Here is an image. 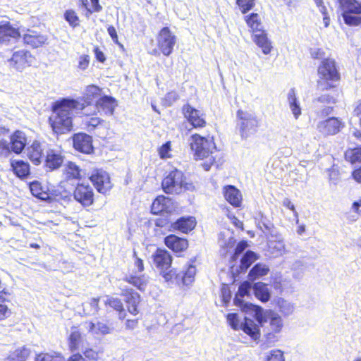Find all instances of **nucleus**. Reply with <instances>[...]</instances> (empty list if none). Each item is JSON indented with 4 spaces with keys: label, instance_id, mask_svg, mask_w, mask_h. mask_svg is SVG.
<instances>
[{
    "label": "nucleus",
    "instance_id": "obj_26",
    "mask_svg": "<svg viewBox=\"0 0 361 361\" xmlns=\"http://www.w3.org/2000/svg\"><path fill=\"white\" fill-rule=\"evenodd\" d=\"M11 151L16 154L20 153L26 145V137L24 133L16 131L11 137Z\"/></svg>",
    "mask_w": 361,
    "mask_h": 361
},
{
    "label": "nucleus",
    "instance_id": "obj_54",
    "mask_svg": "<svg viewBox=\"0 0 361 361\" xmlns=\"http://www.w3.org/2000/svg\"><path fill=\"white\" fill-rule=\"evenodd\" d=\"M35 361H63L59 356H54L48 353H41L37 355Z\"/></svg>",
    "mask_w": 361,
    "mask_h": 361
},
{
    "label": "nucleus",
    "instance_id": "obj_42",
    "mask_svg": "<svg viewBox=\"0 0 361 361\" xmlns=\"http://www.w3.org/2000/svg\"><path fill=\"white\" fill-rule=\"evenodd\" d=\"M269 250L274 256H281L286 252L285 243L283 240H271L269 243Z\"/></svg>",
    "mask_w": 361,
    "mask_h": 361
},
{
    "label": "nucleus",
    "instance_id": "obj_63",
    "mask_svg": "<svg viewBox=\"0 0 361 361\" xmlns=\"http://www.w3.org/2000/svg\"><path fill=\"white\" fill-rule=\"evenodd\" d=\"M11 312L8 307L0 302V319L9 317Z\"/></svg>",
    "mask_w": 361,
    "mask_h": 361
},
{
    "label": "nucleus",
    "instance_id": "obj_21",
    "mask_svg": "<svg viewBox=\"0 0 361 361\" xmlns=\"http://www.w3.org/2000/svg\"><path fill=\"white\" fill-rule=\"evenodd\" d=\"M98 111H102L106 115H112L117 106L114 98L109 96H103L96 101Z\"/></svg>",
    "mask_w": 361,
    "mask_h": 361
},
{
    "label": "nucleus",
    "instance_id": "obj_40",
    "mask_svg": "<svg viewBox=\"0 0 361 361\" xmlns=\"http://www.w3.org/2000/svg\"><path fill=\"white\" fill-rule=\"evenodd\" d=\"M65 174L68 179H80L82 177V170L75 163L69 161L66 165Z\"/></svg>",
    "mask_w": 361,
    "mask_h": 361
},
{
    "label": "nucleus",
    "instance_id": "obj_19",
    "mask_svg": "<svg viewBox=\"0 0 361 361\" xmlns=\"http://www.w3.org/2000/svg\"><path fill=\"white\" fill-rule=\"evenodd\" d=\"M171 200L165 196H158L152 202L151 210L154 214L162 212L170 213L172 210Z\"/></svg>",
    "mask_w": 361,
    "mask_h": 361
},
{
    "label": "nucleus",
    "instance_id": "obj_18",
    "mask_svg": "<svg viewBox=\"0 0 361 361\" xmlns=\"http://www.w3.org/2000/svg\"><path fill=\"white\" fill-rule=\"evenodd\" d=\"M153 261L157 268L164 271L171 267L172 257L168 251L158 249L153 255Z\"/></svg>",
    "mask_w": 361,
    "mask_h": 361
},
{
    "label": "nucleus",
    "instance_id": "obj_16",
    "mask_svg": "<svg viewBox=\"0 0 361 361\" xmlns=\"http://www.w3.org/2000/svg\"><path fill=\"white\" fill-rule=\"evenodd\" d=\"M74 148L84 154H90L93 151L92 137L86 133H77L73 136Z\"/></svg>",
    "mask_w": 361,
    "mask_h": 361
},
{
    "label": "nucleus",
    "instance_id": "obj_27",
    "mask_svg": "<svg viewBox=\"0 0 361 361\" xmlns=\"http://www.w3.org/2000/svg\"><path fill=\"white\" fill-rule=\"evenodd\" d=\"M85 327L89 332L93 334L106 335L111 334L113 331V328L107 324L99 321L86 322Z\"/></svg>",
    "mask_w": 361,
    "mask_h": 361
},
{
    "label": "nucleus",
    "instance_id": "obj_20",
    "mask_svg": "<svg viewBox=\"0 0 361 361\" xmlns=\"http://www.w3.org/2000/svg\"><path fill=\"white\" fill-rule=\"evenodd\" d=\"M165 245L175 252L185 250L188 246V240L175 235H169L164 239Z\"/></svg>",
    "mask_w": 361,
    "mask_h": 361
},
{
    "label": "nucleus",
    "instance_id": "obj_28",
    "mask_svg": "<svg viewBox=\"0 0 361 361\" xmlns=\"http://www.w3.org/2000/svg\"><path fill=\"white\" fill-rule=\"evenodd\" d=\"M21 36V32L13 27L9 23L0 25V42L9 41V37L16 39Z\"/></svg>",
    "mask_w": 361,
    "mask_h": 361
},
{
    "label": "nucleus",
    "instance_id": "obj_33",
    "mask_svg": "<svg viewBox=\"0 0 361 361\" xmlns=\"http://www.w3.org/2000/svg\"><path fill=\"white\" fill-rule=\"evenodd\" d=\"M11 167L14 173L20 178H26L30 174V166L22 160L11 161Z\"/></svg>",
    "mask_w": 361,
    "mask_h": 361
},
{
    "label": "nucleus",
    "instance_id": "obj_10",
    "mask_svg": "<svg viewBox=\"0 0 361 361\" xmlns=\"http://www.w3.org/2000/svg\"><path fill=\"white\" fill-rule=\"evenodd\" d=\"M34 61V57L30 51L25 50H19L13 53L11 59L9 60L10 66L17 71H22L25 68L31 66Z\"/></svg>",
    "mask_w": 361,
    "mask_h": 361
},
{
    "label": "nucleus",
    "instance_id": "obj_30",
    "mask_svg": "<svg viewBox=\"0 0 361 361\" xmlns=\"http://www.w3.org/2000/svg\"><path fill=\"white\" fill-rule=\"evenodd\" d=\"M196 225L195 219L192 216L182 217L173 224V228L182 233H187L192 231Z\"/></svg>",
    "mask_w": 361,
    "mask_h": 361
},
{
    "label": "nucleus",
    "instance_id": "obj_29",
    "mask_svg": "<svg viewBox=\"0 0 361 361\" xmlns=\"http://www.w3.org/2000/svg\"><path fill=\"white\" fill-rule=\"evenodd\" d=\"M253 41L262 49L264 54H269L271 52L272 49L271 42L263 30L253 34Z\"/></svg>",
    "mask_w": 361,
    "mask_h": 361
},
{
    "label": "nucleus",
    "instance_id": "obj_53",
    "mask_svg": "<svg viewBox=\"0 0 361 361\" xmlns=\"http://www.w3.org/2000/svg\"><path fill=\"white\" fill-rule=\"evenodd\" d=\"M10 144L5 140H0V156L7 157L11 154Z\"/></svg>",
    "mask_w": 361,
    "mask_h": 361
},
{
    "label": "nucleus",
    "instance_id": "obj_41",
    "mask_svg": "<svg viewBox=\"0 0 361 361\" xmlns=\"http://www.w3.org/2000/svg\"><path fill=\"white\" fill-rule=\"evenodd\" d=\"M104 302L106 305H109L115 310L119 312L120 319L124 318L125 314L123 313V306L120 299L106 295Z\"/></svg>",
    "mask_w": 361,
    "mask_h": 361
},
{
    "label": "nucleus",
    "instance_id": "obj_8",
    "mask_svg": "<svg viewBox=\"0 0 361 361\" xmlns=\"http://www.w3.org/2000/svg\"><path fill=\"white\" fill-rule=\"evenodd\" d=\"M318 74L321 80L326 82H336L339 80L340 75L336 66L334 60L326 59L322 61L318 67Z\"/></svg>",
    "mask_w": 361,
    "mask_h": 361
},
{
    "label": "nucleus",
    "instance_id": "obj_3",
    "mask_svg": "<svg viewBox=\"0 0 361 361\" xmlns=\"http://www.w3.org/2000/svg\"><path fill=\"white\" fill-rule=\"evenodd\" d=\"M162 188L169 194H180L195 189L194 185L188 182L183 172L178 169L173 170L164 178Z\"/></svg>",
    "mask_w": 361,
    "mask_h": 361
},
{
    "label": "nucleus",
    "instance_id": "obj_37",
    "mask_svg": "<svg viewBox=\"0 0 361 361\" xmlns=\"http://www.w3.org/2000/svg\"><path fill=\"white\" fill-rule=\"evenodd\" d=\"M269 271V269L266 264L257 263L250 271L248 277L250 281H255L259 277L266 276Z\"/></svg>",
    "mask_w": 361,
    "mask_h": 361
},
{
    "label": "nucleus",
    "instance_id": "obj_60",
    "mask_svg": "<svg viewBox=\"0 0 361 361\" xmlns=\"http://www.w3.org/2000/svg\"><path fill=\"white\" fill-rule=\"evenodd\" d=\"M310 54L313 59H321L324 57L325 54L322 49L314 47L310 49Z\"/></svg>",
    "mask_w": 361,
    "mask_h": 361
},
{
    "label": "nucleus",
    "instance_id": "obj_15",
    "mask_svg": "<svg viewBox=\"0 0 361 361\" xmlns=\"http://www.w3.org/2000/svg\"><path fill=\"white\" fill-rule=\"evenodd\" d=\"M120 289L121 290V295L125 298L128 312L132 314H137L138 313L137 307L140 302V295L122 284L120 285Z\"/></svg>",
    "mask_w": 361,
    "mask_h": 361
},
{
    "label": "nucleus",
    "instance_id": "obj_24",
    "mask_svg": "<svg viewBox=\"0 0 361 361\" xmlns=\"http://www.w3.org/2000/svg\"><path fill=\"white\" fill-rule=\"evenodd\" d=\"M314 103L318 108H323L322 114L326 116L331 113L333 108L330 105L336 103V99L329 94H322L315 99Z\"/></svg>",
    "mask_w": 361,
    "mask_h": 361
},
{
    "label": "nucleus",
    "instance_id": "obj_13",
    "mask_svg": "<svg viewBox=\"0 0 361 361\" xmlns=\"http://www.w3.org/2000/svg\"><path fill=\"white\" fill-rule=\"evenodd\" d=\"M74 199L84 207H88L94 202V192L90 185L79 184L73 192Z\"/></svg>",
    "mask_w": 361,
    "mask_h": 361
},
{
    "label": "nucleus",
    "instance_id": "obj_35",
    "mask_svg": "<svg viewBox=\"0 0 361 361\" xmlns=\"http://www.w3.org/2000/svg\"><path fill=\"white\" fill-rule=\"evenodd\" d=\"M241 329L255 340H257L259 336L258 325L250 319L245 318L244 322L241 324Z\"/></svg>",
    "mask_w": 361,
    "mask_h": 361
},
{
    "label": "nucleus",
    "instance_id": "obj_57",
    "mask_svg": "<svg viewBox=\"0 0 361 361\" xmlns=\"http://www.w3.org/2000/svg\"><path fill=\"white\" fill-rule=\"evenodd\" d=\"M171 142H166L159 149V154L161 159H167L171 157Z\"/></svg>",
    "mask_w": 361,
    "mask_h": 361
},
{
    "label": "nucleus",
    "instance_id": "obj_34",
    "mask_svg": "<svg viewBox=\"0 0 361 361\" xmlns=\"http://www.w3.org/2000/svg\"><path fill=\"white\" fill-rule=\"evenodd\" d=\"M82 341V338L80 331L77 327H72L68 336V345L70 349L72 351L79 349Z\"/></svg>",
    "mask_w": 361,
    "mask_h": 361
},
{
    "label": "nucleus",
    "instance_id": "obj_7",
    "mask_svg": "<svg viewBox=\"0 0 361 361\" xmlns=\"http://www.w3.org/2000/svg\"><path fill=\"white\" fill-rule=\"evenodd\" d=\"M345 126L344 123L336 117H329L317 123V130L324 137L338 133Z\"/></svg>",
    "mask_w": 361,
    "mask_h": 361
},
{
    "label": "nucleus",
    "instance_id": "obj_22",
    "mask_svg": "<svg viewBox=\"0 0 361 361\" xmlns=\"http://www.w3.org/2000/svg\"><path fill=\"white\" fill-rule=\"evenodd\" d=\"M225 199L233 206L240 207L242 202V195L239 190L233 185H227L224 188Z\"/></svg>",
    "mask_w": 361,
    "mask_h": 361
},
{
    "label": "nucleus",
    "instance_id": "obj_46",
    "mask_svg": "<svg viewBox=\"0 0 361 361\" xmlns=\"http://www.w3.org/2000/svg\"><path fill=\"white\" fill-rule=\"evenodd\" d=\"M163 277L169 284H176L179 286H181L180 274V272L178 273L175 269H173L168 272H165V270H164Z\"/></svg>",
    "mask_w": 361,
    "mask_h": 361
},
{
    "label": "nucleus",
    "instance_id": "obj_2",
    "mask_svg": "<svg viewBox=\"0 0 361 361\" xmlns=\"http://www.w3.org/2000/svg\"><path fill=\"white\" fill-rule=\"evenodd\" d=\"M190 149L194 152L196 159H205L202 166L205 171H209L212 166L216 163L218 152L213 140L197 134L191 135L189 139Z\"/></svg>",
    "mask_w": 361,
    "mask_h": 361
},
{
    "label": "nucleus",
    "instance_id": "obj_52",
    "mask_svg": "<svg viewBox=\"0 0 361 361\" xmlns=\"http://www.w3.org/2000/svg\"><path fill=\"white\" fill-rule=\"evenodd\" d=\"M236 4L240 7L242 13H245L252 8L255 5V0H236Z\"/></svg>",
    "mask_w": 361,
    "mask_h": 361
},
{
    "label": "nucleus",
    "instance_id": "obj_62",
    "mask_svg": "<svg viewBox=\"0 0 361 361\" xmlns=\"http://www.w3.org/2000/svg\"><path fill=\"white\" fill-rule=\"evenodd\" d=\"M84 355L90 360H97L99 357V353L97 350L92 348H87L83 352Z\"/></svg>",
    "mask_w": 361,
    "mask_h": 361
},
{
    "label": "nucleus",
    "instance_id": "obj_61",
    "mask_svg": "<svg viewBox=\"0 0 361 361\" xmlns=\"http://www.w3.org/2000/svg\"><path fill=\"white\" fill-rule=\"evenodd\" d=\"M227 320L233 329H237L238 326V317L236 314L230 313L227 315Z\"/></svg>",
    "mask_w": 361,
    "mask_h": 361
},
{
    "label": "nucleus",
    "instance_id": "obj_50",
    "mask_svg": "<svg viewBox=\"0 0 361 361\" xmlns=\"http://www.w3.org/2000/svg\"><path fill=\"white\" fill-rule=\"evenodd\" d=\"M65 19L72 27H76L79 25V18L76 13L73 10H68L64 14Z\"/></svg>",
    "mask_w": 361,
    "mask_h": 361
},
{
    "label": "nucleus",
    "instance_id": "obj_51",
    "mask_svg": "<svg viewBox=\"0 0 361 361\" xmlns=\"http://www.w3.org/2000/svg\"><path fill=\"white\" fill-rule=\"evenodd\" d=\"M279 308L281 313L286 316L291 314L295 310L293 304L286 300H282L279 302Z\"/></svg>",
    "mask_w": 361,
    "mask_h": 361
},
{
    "label": "nucleus",
    "instance_id": "obj_47",
    "mask_svg": "<svg viewBox=\"0 0 361 361\" xmlns=\"http://www.w3.org/2000/svg\"><path fill=\"white\" fill-rule=\"evenodd\" d=\"M99 298H92L89 302L83 304V309L87 311V314L94 315L99 312Z\"/></svg>",
    "mask_w": 361,
    "mask_h": 361
},
{
    "label": "nucleus",
    "instance_id": "obj_12",
    "mask_svg": "<svg viewBox=\"0 0 361 361\" xmlns=\"http://www.w3.org/2000/svg\"><path fill=\"white\" fill-rule=\"evenodd\" d=\"M183 113L188 122L195 128H203L206 125L204 114L199 110L187 104L183 106Z\"/></svg>",
    "mask_w": 361,
    "mask_h": 361
},
{
    "label": "nucleus",
    "instance_id": "obj_58",
    "mask_svg": "<svg viewBox=\"0 0 361 361\" xmlns=\"http://www.w3.org/2000/svg\"><path fill=\"white\" fill-rule=\"evenodd\" d=\"M90 63V56L88 55H82L78 59V69L85 71L87 68Z\"/></svg>",
    "mask_w": 361,
    "mask_h": 361
},
{
    "label": "nucleus",
    "instance_id": "obj_6",
    "mask_svg": "<svg viewBox=\"0 0 361 361\" xmlns=\"http://www.w3.org/2000/svg\"><path fill=\"white\" fill-rule=\"evenodd\" d=\"M177 37L168 27H163L157 36V46L164 56H169L176 44Z\"/></svg>",
    "mask_w": 361,
    "mask_h": 361
},
{
    "label": "nucleus",
    "instance_id": "obj_38",
    "mask_svg": "<svg viewBox=\"0 0 361 361\" xmlns=\"http://www.w3.org/2000/svg\"><path fill=\"white\" fill-rule=\"evenodd\" d=\"M101 97V90L95 85H90L87 87L85 91V100L82 103L85 104V107L91 104L94 99H98Z\"/></svg>",
    "mask_w": 361,
    "mask_h": 361
},
{
    "label": "nucleus",
    "instance_id": "obj_9",
    "mask_svg": "<svg viewBox=\"0 0 361 361\" xmlns=\"http://www.w3.org/2000/svg\"><path fill=\"white\" fill-rule=\"evenodd\" d=\"M90 179L100 193H106L112 187L109 174L102 169L93 170Z\"/></svg>",
    "mask_w": 361,
    "mask_h": 361
},
{
    "label": "nucleus",
    "instance_id": "obj_17",
    "mask_svg": "<svg viewBox=\"0 0 361 361\" xmlns=\"http://www.w3.org/2000/svg\"><path fill=\"white\" fill-rule=\"evenodd\" d=\"M23 42L32 48H38L46 44L47 37L42 35L35 30H27L26 32L22 34Z\"/></svg>",
    "mask_w": 361,
    "mask_h": 361
},
{
    "label": "nucleus",
    "instance_id": "obj_14",
    "mask_svg": "<svg viewBox=\"0 0 361 361\" xmlns=\"http://www.w3.org/2000/svg\"><path fill=\"white\" fill-rule=\"evenodd\" d=\"M45 166L50 171L59 169L63 162V157L61 150L49 145L44 157Z\"/></svg>",
    "mask_w": 361,
    "mask_h": 361
},
{
    "label": "nucleus",
    "instance_id": "obj_1",
    "mask_svg": "<svg viewBox=\"0 0 361 361\" xmlns=\"http://www.w3.org/2000/svg\"><path fill=\"white\" fill-rule=\"evenodd\" d=\"M84 109L85 104L76 99L63 98L56 101L49 119L53 131L63 134L72 130L73 117Z\"/></svg>",
    "mask_w": 361,
    "mask_h": 361
},
{
    "label": "nucleus",
    "instance_id": "obj_39",
    "mask_svg": "<svg viewBox=\"0 0 361 361\" xmlns=\"http://www.w3.org/2000/svg\"><path fill=\"white\" fill-rule=\"evenodd\" d=\"M245 20L253 34L263 30L259 16L257 13H252L245 16Z\"/></svg>",
    "mask_w": 361,
    "mask_h": 361
},
{
    "label": "nucleus",
    "instance_id": "obj_32",
    "mask_svg": "<svg viewBox=\"0 0 361 361\" xmlns=\"http://www.w3.org/2000/svg\"><path fill=\"white\" fill-rule=\"evenodd\" d=\"M123 280L141 291L145 290L149 282V278L145 275L140 276L134 275L126 276Z\"/></svg>",
    "mask_w": 361,
    "mask_h": 361
},
{
    "label": "nucleus",
    "instance_id": "obj_4",
    "mask_svg": "<svg viewBox=\"0 0 361 361\" xmlns=\"http://www.w3.org/2000/svg\"><path fill=\"white\" fill-rule=\"evenodd\" d=\"M342 16L345 24L357 26L361 23V18L352 14H361V1L357 0H338Z\"/></svg>",
    "mask_w": 361,
    "mask_h": 361
},
{
    "label": "nucleus",
    "instance_id": "obj_45",
    "mask_svg": "<svg viewBox=\"0 0 361 361\" xmlns=\"http://www.w3.org/2000/svg\"><path fill=\"white\" fill-rule=\"evenodd\" d=\"M345 158L353 164L361 163V147L348 149L345 152Z\"/></svg>",
    "mask_w": 361,
    "mask_h": 361
},
{
    "label": "nucleus",
    "instance_id": "obj_48",
    "mask_svg": "<svg viewBox=\"0 0 361 361\" xmlns=\"http://www.w3.org/2000/svg\"><path fill=\"white\" fill-rule=\"evenodd\" d=\"M82 3L90 13L99 12L102 8L99 4V0H82Z\"/></svg>",
    "mask_w": 361,
    "mask_h": 361
},
{
    "label": "nucleus",
    "instance_id": "obj_31",
    "mask_svg": "<svg viewBox=\"0 0 361 361\" xmlns=\"http://www.w3.org/2000/svg\"><path fill=\"white\" fill-rule=\"evenodd\" d=\"M180 274L181 286H190L195 281L196 267L188 264L186 268L180 271Z\"/></svg>",
    "mask_w": 361,
    "mask_h": 361
},
{
    "label": "nucleus",
    "instance_id": "obj_43",
    "mask_svg": "<svg viewBox=\"0 0 361 361\" xmlns=\"http://www.w3.org/2000/svg\"><path fill=\"white\" fill-rule=\"evenodd\" d=\"M257 257L255 252L252 251H247L240 259V264L239 266L240 272H245L251 264L257 260Z\"/></svg>",
    "mask_w": 361,
    "mask_h": 361
},
{
    "label": "nucleus",
    "instance_id": "obj_64",
    "mask_svg": "<svg viewBox=\"0 0 361 361\" xmlns=\"http://www.w3.org/2000/svg\"><path fill=\"white\" fill-rule=\"evenodd\" d=\"M108 34L111 37L113 42L117 44H119L117 32L114 26H109L107 29Z\"/></svg>",
    "mask_w": 361,
    "mask_h": 361
},
{
    "label": "nucleus",
    "instance_id": "obj_23",
    "mask_svg": "<svg viewBox=\"0 0 361 361\" xmlns=\"http://www.w3.org/2000/svg\"><path fill=\"white\" fill-rule=\"evenodd\" d=\"M31 353L32 349L30 346H20L11 351L5 361H26Z\"/></svg>",
    "mask_w": 361,
    "mask_h": 361
},
{
    "label": "nucleus",
    "instance_id": "obj_56",
    "mask_svg": "<svg viewBox=\"0 0 361 361\" xmlns=\"http://www.w3.org/2000/svg\"><path fill=\"white\" fill-rule=\"evenodd\" d=\"M267 361H284L283 353L279 350L270 351L267 356Z\"/></svg>",
    "mask_w": 361,
    "mask_h": 361
},
{
    "label": "nucleus",
    "instance_id": "obj_11",
    "mask_svg": "<svg viewBox=\"0 0 361 361\" xmlns=\"http://www.w3.org/2000/svg\"><path fill=\"white\" fill-rule=\"evenodd\" d=\"M49 147V145L45 142H41L35 140L30 146L27 147V155L35 164H39L41 163L42 160L44 159V157Z\"/></svg>",
    "mask_w": 361,
    "mask_h": 361
},
{
    "label": "nucleus",
    "instance_id": "obj_59",
    "mask_svg": "<svg viewBox=\"0 0 361 361\" xmlns=\"http://www.w3.org/2000/svg\"><path fill=\"white\" fill-rule=\"evenodd\" d=\"M247 246V244L245 241L240 242L235 249V253L233 256V259H236L237 257L246 249Z\"/></svg>",
    "mask_w": 361,
    "mask_h": 361
},
{
    "label": "nucleus",
    "instance_id": "obj_25",
    "mask_svg": "<svg viewBox=\"0 0 361 361\" xmlns=\"http://www.w3.org/2000/svg\"><path fill=\"white\" fill-rule=\"evenodd\" d=\"M287 102L294 118L298 119L301 115L302 111L295 88H291L288 90L287 93Z\"/></svg>",
    "mask_w": 361,
    "mask_h": 361
},
{
    "label": "nucleus",
    "instance_id": "obj_5",
    "mask_svg": "<svg viewBox=\"0 0 361 361\" xmlns=\"http://www.w3.org/2000/svg\"><path fill=\"white\" fill-rule=\"evenodd\" d=\"M237 117L239 119V131L243 138H247L257 130L258 121L254 114L238 110Z\"/></svg>",
    "mask_w": 361,
    "mask_h": 361
},
{
    "label": "nucleus",
    "instance_id": "obj_49",
    "mask_svg": "<svg viewBox=\"0 0 361 361\" xmlns=\"http://www.w3.org/2000/svg\"><path fill=\"white\" fill-rule=\"evenodd\" d=\"M180 97L177 92L173 90L168 92L163 99V104L165 106H170L179 99Z\"/></svg>",
    "mask_w": 361,
    "mask_h": 361
},
{
    "label": "nucleus",
    "instance_id": "obj_36",
    "mask_svg": "<svg viewBox=\"0 0 361 361\" xmlns=\"http://www.w3.org/2000/svg\"><path fill=\"white\" fill-rule=\"evenodd\" d=\"M255 295L262 302L269 300L270 295L267 285L262 282H257L252 287Z\"/></svg>",
    "mask_w": 361,
    "mask_h": 361
},
{
    "label": "nucleus",
    "instance_id": "obj_44",
    "mask_svg": "<svg viewBox=\"0 0 361 361\" xmlns=\"http://www.w3.org/2000/svg\"><path fill=\"white\" fill-rule=\"evenodd\" d=\"M267 321L269 322L271 329L274 333H279L281 331L283 327V322L281 317L274 312H271L267 317Z\"/></svg>",
    "mask_w": 361,
    "mask_h": 361
},
{
    "label": "nucleus",
    "instance_id": "obj_55",
    "mask_svg": "<svg viewBox=\"0 0 361 361\" xmlns=\"http://www.w3.org/2000/svg\"><path fill=\"white\" fill-rule=\"evenodd\" d=\"M252 288V285L249 281H244L240 286L238 290V294L241 298L247 295Z\"/></svg>",
    "mask_w": 361,
    "mask_h": 361
}]
</instances>
